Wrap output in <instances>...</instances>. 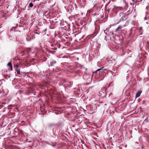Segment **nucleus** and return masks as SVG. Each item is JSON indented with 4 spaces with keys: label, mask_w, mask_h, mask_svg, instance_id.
I'll return each instance as SVG.
<instances>
[{
    "label": "nucleus",
    "mask_w": 149,
    "mask_h": 149,
    "mask_svg": "<svg viewBox=\"0 0 149 149\" xmlns=\"http://www.w3.org/2000/svg\"><path fill=\"white\" fill-rule=\"evenodd\" d=\"M70 68V70H72L71 71V72H74L76 73H78L80 70L82 68L80 65L78 64L77 65L75 64H73L71 66Z\"/></svg>",
    "instance_id": "nucleus-1"
},
{
    "label": "nucleus",
    "mask_w": 149,
    "mask_h": 149,
    "mask_svg": "<svg viewBox=\"0 0 149 149\" xmlns=\"http://www.w3.org/2000/svg\"><path fill=\"white\" fill-rule=\"evenodd\" d=\"M119 15L120 17H121L120 19L121 21H125L127 19V15L125 14L122 12L120 13Z\"/></svg>",
    "instance_id": "nucleus-2"
},
{
    "label": "nucleus",
    "mask_w": 149,
    "mask_h": 149,
    "mask_svg": "<svg viewBox=\"0 0 149 149\" xmlns=\"http://www.w3.org/2000/svg\"><path fill=\"white\" fill-rule=\"evenodd\" d=\"M91 124V123L90 122H85L82 125V127L84 129H86L88 127H90L88 125Z\"/></svg>",
    "instance_id": "nucleus-3"
},
{
    "label": "nucleus",
    "mask_w": 149,
    "mask_h": 149,
    "mask_svg": "<svg viewBox=\"0 0 149 149\" xmlns=\"http://www.w3.org/2000/svg\"><path fill=\"white\" fill-rule=\"evenodd\" d=\"M103 68V67L102 68L98 69L97 70L95 71L94 73L96 74H102L104 71L102 69Z\"/></svg>",
    "instance_id": "nucleus-4"
},
{
    "label": "nucleus",
    "mask_w": 149,
    "mask_h": 149,
    "mask_svg": "<svg viewBox=\"0 0 149 149\" xmlns=\"http://www.w3.org/2000/svg\"><path fill=\"white\" fill-rule=\"evenodd\" d=\"M99 95L101 96L102 98H104L106 96V92L105 91H104V92L100 91L99 92Z\"/></svg>",
    "instance_id": "nucleus-5"
},
{
    "label": "nucleus",
    "mask_w": 149,
    "mask_h": 149,
    "mask_svg": "<svg viewBox=\"0 0 149 149\" xmlns=\"http://www.w3.org/2000/svg\"><path fill=\"white\" fill-rule=\"evenodd\" d=\"M126 23L124 24H123L122 25H120L118 26V27L116 29V31H119L122 28L126 26Z\"/></svg>",
    "instance_id": "nucleus-6"
},
{
    "label": "nucleus",
    "mask_w": 149,
    "mask_h": 149,
    "mask_svg": "<svg viewBox=\"0 0 149 149\" xmlns=\"http://www.w3.org/2000/svg\"><path fill=\"white\" fill-rule=\"evenodd\" d=\"M8 66L9 67V69L11 70H13L12 65L11 62H9L7 64Z\"/></svg>",
    "instance_id": "nucleus-7"
},
{
    "label": "nucleus",
    "mask_w": 149,
    "mask_h": 149,
    "mask_svg": "<svg viewBox=\"0 0 149 149\" xmlns=\"http://www.w3.org/2000/svg\"><path fill=\"white\" fill-rule=\"evenodd\" d=\"M142 91H139L137 92L136 95V98L139 97L140 96V94H141V93Z\"/></svg>",
    "instance_id": "nucleus-8"
},
{
    "label": "nucleus",
    "mask_w": 149,
    "mask_h": 149,
    "mask_svg": "<svg viewBox=\"0 0 149 149\" xmlns=\"http://www.w3.org/2000/svg\"><path fill=\"white\" fill-rule=\"evenodd\" d=\"M116 9L118 11H123L124 10V8H123V7H118Z\"/></svg>",
    "instance_id": "nucleus-9"
},
{
    "label": "nucleus",
    "mask_w": 149,
    "mask_h": 149,
    "mask_svg": "<svg viewBox=\"0 0 149 149\" xmlns=\"http://www.w3.org/2000/svg\"><path fill=\"white\" fill-rule=\"evenodd\" d=\"M33 38L32 36L31 37V36H30L29 37V36L27 37L26 38V39L27 41H30Z\"/></svg>",
    "instance_id": "nucleus-10"
},
{
    "label": "nucleus",
    "mask_w": 149,
    "mask_h": 149,
    "mask_svg": "<svg viewBox=\"0 0 149 149\" xmlns=\"http://www.w3.org/2000/svg\"><path fill=\"white\" fill-rule=\"evenodd\" d=\"M11 76V74H6L4 75V77L6 79H8V78H10Z\"/></svg>",
    "instance_id": "nucleus-11"
},
{
    "label": "nucleus",
    "mask_w": 149,
    "mask_h": 149,
    "mask_svg": "<svg viewBox=\"0 0 149 149\" xmlns=\"http://www.w3.org/2000/svg\"><path fill=\"white\" fill-rule=\"evenodd\" d=\"M51 46L52 47L51 48V49L53 50H56L57 49V48L56 47H54V45L53 44H52L51 45Z\"/></svg>",
    "instance_id": "nucleus-12"
},
{
    "label": "nucleus",
    "mask_w": 149,
    "mask_h": 149,
    "mask_svg": "<svg viewBox=\"0 0 149 149\" xmlns=\"http://www.w3.org/2000/svg\"><path fill=\"white\" fill-rule=\"evenodd\" d=\"M56 62L55 61H53L50 63V65L53 66L56 63Z\"/></svg>",
    "instance_id": "nucleus-13"
},
{
    "label": "nucleus",
    "mask_w": 149,
    "mask_h": 149,
    "mask_svg": "<svg viewBox=\"0 0 149 149\" xmlns=\"http://www.w3.org/2000/svg\"><path fill=\"white\" fill-rule=\"evenodd\" d=\"M19 65L18 63H17L16 64H15L14 65V67L15 68H18V67L19 66Z\"/></svg>",
    "instance_id": "nucleus-14"
},
{
    "label": "nucleus",
    "mask_w": 149,
    "mask_h": 149,
    "mask_svg": "<svg viewBox=\"0 0 149 149\" xmlns=\"http://www.w3.org/2000/svg\"><path fill=\"white\" fill-rule=\"evenodd\" d=\"M33 6V4L32 3H30L29 5V7L32 8Z\"/></svg>",
    "instance_id": "nucleus-15"
},
{
    "label": "nucleus",
    "mask_w": 149,
    "mask_h": 149,
    "mask_svg": "<svg viewBox=\"0 0 149 149\" xmlns=\"http://www.w3.org/2000/svg\"><path fill=\"white\" fill-rule=\"evenodd\" d=\"M16 130H18V129H17V128H15V130H14V134H15L16 132H17V131H16Z\"/></svg>",
    "instance_id": "nucleus-16"
},
{
    "label": "nucleus",
    "mask_w": 149,
    "mask_h": 149,
    "mask_svg": "<svg viewBox=\"0 0 149 149\" xmlns=\"http://www.w3.org/2000/svg\"><path fill=\"white\" fill-rule=\"evenodd\" d=\"M54 47H58V44L57 43L56 44H54Z\"/></svg>",
    "instance_id": "nucleus-17"
},
{
    "label": "nucleus",
    "mask_w": 149,
    "mask_h": 149,
    "mask_svg": "<svg viewBox=\"0 0 149 149\" xmlns=\"http://www.w3.org/2000/svg\"><path fill=\"white\" fill-rule=\"evenodd\" d=\"M13 106H14L13 105H9L8 107V109H10V107H13Z\"/></svg>",
    "instance_id": "nucleus-18"
},
{
    "label": "nucleus",
    "mask_w": 149,
    "mask_h": 149,
    "mask_svg": "<svg viewBox=\"0 0 149 149\" xmlns=\"http://www.w3.org/2000/svg\"><path fill=\"white\" fill-rule=\"evenodd\" d=\"M15 70L16 71H19L20 70V69L19 68H15Z\"/></svg>",
    "instance_id": "nucleus-19"
},
{
    "label": "nucleus",
    "mask_w": 149,
    "mask_h": 149,
    "mask_svg": "<svg viewBox=\"0 0 149 149\" xmlns=\"http://www.w3.org/2000/svg\"><path fill=\"white\" fill-rule=\"evenodd\" d=\"M143 30H142V31H139V34H140L141 35H142L143 34Z\"/></svg>",
    "instance_id": "nucleus-20"
},
{
    "label": "nucleus",
    "mask_w": 149,
    "mask_h": 149,
    "mask_svg": "<svg viewBox=\"0 0 149 149\" xmlns=\"http://www.w3.org/2000/svg\"><path fill=\"white\" fill-rule=\"evenodd\" d=\"M19 132L20 134H23V132L22 130H20L19 131Z\"/></svg>",
    "instance_id": "nucleus-21"
},
{
    "label": "nucleus",
    "mask_w": 149,
    "mask_h": 149,
    "mask_svg": "<svg viewBox=\"0 0 149 149\" xmlns=\"http://www.w3.org/2000/svg\"><path fill=\"white\" fill-rule=\"evenodd\" d=\"M3 124V122L0 121V127H2V126Z\"/></svg>",
    "instance_id": "nucleus-22"
},
{
    "label": "nucleus",
    "mask_w": 149,
    "mask_h": 149,
    "mask_svg": "<svg viewBox=\"0 0 149 149\" xmlns=\"http://www.w3.org/2000/svg\"><path fill=\"white\" fill-rule=\"evenodd\" d=\"M61 47V44L59 43L58 44V48H60Z\"/></svg>",
    "instance_id": "nucleus-23"
},
{
    "label": "nucleus",
    "mask_w": 149,
    "mask_h": 149,
    "mask_svg": "<svg viewBox=\"0 0 149 149\" xmlns=\"http://www.w3.org/2000/svg\"><path fill=\"white\" fill-rule=\"evenodd\" d=\"M139 30H141V31H142V30H143V28H142V27H141L139 28Z\"/></svg>",
    "instance_id": "nucleus-24"
},
{
    "label": "nucleus",
    "mask_w": 149,
    "mask_h": 149,
    "mask_svg": "<svg viewBox=\"0 0 149 149\" xmlns=\"http://www.w3.org/2000/svg\"><path fill=\"white\" fill-rule=\"evenodd\" d=\"M17 73L18 74H21V73L20 72V70L17 71Z\"/></svg>",
    "instance_id": "nucleus-25"
},
{
    "label": "nucleus",
    "mask_w": 149,
    "mask_h": 149,
    "mask_svg": "<svg viewBox=\"0 0 149 149\" xmlns=\"http://www.w3.org/2000/svg\"><path fill=\"white\" fill-rule=\"evenodd\" d=\"M128 13L127 15H128L130 13H131V12L130 11V10H129L128 11Z\"/></svg>",
    "instance_id": "nucleus-26"
},
{
    "label": "nucleus",
    "mask_w": 149,
    "mask_h": 149,
    "mask_svg": "<svg viewBox=\"0 0 149 149\" xmlns=\"http://www.w3.org/2000/svg\"><path fill=\"white\" fill-rule=\"evenodd\" d=\"M111 95H112V93H111L110 94H109V96Z\"/></svg>",
    "instance_id": "nucleus-27"
},
{
    "label": "nucleus",
    "mask_w": 149,
    "mask_h": 149,
    "mask_svg": "<svg viewBox=\"0 0 149 149\" xmlns=\"http://www.w3.org/2000/svg\"><path fill=\"white\" fill-rule=\"evenodd\" d=\"M132 1L133 2H134V1H135V0H132Z\"/></svg>",
    "instance_id": "nucleus-28"
},
{
    "label": "nucleus",
    "mask_w": 149,
    "mask_h": 149,
    "mask_svg": "<svg viewBox=\"0 0 149 149\" xmlns=\"http://www.w3.org/2000/svg\"><path fill=\"white\" fill-rule=\"evenodd\" d=\"M126 6H126L125 7V10H127V8H126Z\"/></svg>",
    "instance_id": "nucleus-29"
},
{
    "label": "nucleus",
    "mask_w": 149,
    "mask_h": 149,
    "mask_svg": "<svg viewBox=\"0 0 149 149\" xmlns=\"http://www.w3.org/2000/svg\"><path fill=\"white\" fill-rule=\"evenodd\" d=\"M68 43V45H70V43H68H68Z\"/></svg>",
    "instance_id": "nucleus-30"
},
{
    "label": "nucleus",
    "mask_w": 149,
    "mask_h": 149,
    "mask_svg": "<svg viewBox=\"0 0 149 149\" xmlns=\"http://www.w3.org/2000/svg\"><path fill=\"white\" fill-rule=\"evenodd\" d=\"M53 52V53H54L55 52V51H52Z\"/></svg>",
    "instance_id": "nucleus-31"
},
{
    "label": "nucleus",
    "mask_w": 149,
    "mask_h": 149,
    "mask_svg": "<svg viewBox=\"0 0 149 149\" xmlns=\"http://www.w3.org/2000/svg\"><path fill=\"white\" fill-rule=\"evenodd\" d=\"M109 11H110V9H109V10H108V12H109Z\"/></svg>",
    "instance_id": "nucleus-32"
},
{
    "label": "nucleus",
    "mask_w": 149,
    "mask_h": 149,
    "mask_svg": "<svg viewBox=\"0 0 149 149\" xmlns=\"http://www.w3.org/2000/svg\"><path fill=\"white\" fill-rule=\"evenodd\" d=\"M112 33V34H113V33Z\"/></svg>",
    "instance_id": "nucleus-33"
},
{
    "label": "nucleus",
    "mask_w": 149,
    "mask_h": 149,
    "mask_svg": "<svg viewBox=\"0 0 149 149\" xmlns=\"http://www.w3.org/2000/svg\"><path fill=\"white\" fill-rule=\"evenodd\" d=\"M23 122V121H22V122Z\"/></svg>",
    "instance_id": "nucleus-34"
}]
</instances>
